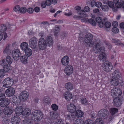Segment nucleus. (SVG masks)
Returning a JSON list of instances; mask_svg holds the SVG:
<instances>
[{
	"mask_svg": "<svg viewBox=\"0 0 124 124\" xmlns=\"http://www.w3.org/2000/svg\"><path fill=\"white\" fill-rule=\"evenodd\" d=\"M88 22H89L93 25L95 26L96 25V23L94 20L92 19H88Z\"/></svg>",
	"mask_w": 124,
	"mask_h": 124,
	"instance_id": "nucleus-46",
	"label": "nucleus"
},
{
	"mask_svg": "<svg viewBox=\"0 0 124 124\" xmlns=\"http://www.w3.org/2000/svg\"><path fill=\"white\" fill-rule=\"evenodd\" d=\"M60 29V26L59 25H56L54 28L52 29V31L54 33V35L57 36Z\"/></svg>",
	"mask_w": 124,
	"mask_h": 124,
	"instance_id": "nucleus-21",
	"label": "nucleus"
},
{
	"mask_svg": "<svg viewBox=\"0 0 124 124\" xmlns=\"http://www.w3.org/2000/svg\"><path fill=\"white\" fill-rule=\"evenodd\" d=\"M0 104V106L3 107H7L9 104L10 100L8 98H5L2 101Z\"/></svg>",
	"mask_w": 124,
	"mask_h": 124,
	"instance_id": "nucleus-19",
	"label": "nucleus"
},
{
	"mask_svg": "<svg viewBox=\"0 0 124 124\" xmlns=\"http://www.w3.org/2000/svg\"><path fill=\"white\" fill-rule=\"evenodd\" d=\"M45 41L47 46H50L52 45L53 43L52 38L50 36H48L46 38Z\"/></svg>",
	"mask_w": 124,
	"mask_h": 124,
	"instance_id": "nucleus-20",
	"label": "nucleus"
},
{
	"mask_svg": "<svg viewBox=\"0 0 124 124\" xmlns=\"http://www.w3.org/2000/svg\"><path fill=\"white\" fill-rule=\"evenodd\" d=\"M14 82L12 78H7L5 79L3 81V86L5 87H9L13 85Z\"/></svg>",
	"mask_w": 124,
	"mask_h": 124,
	"instance_id": "nucleus-3",
	"label": "nucleus"
},
{
	"mask_svg": "<svg viewBox=\"0 0 124 124\" xmlns=\"http://www.w3.org/2000/svg\"><path fill=\"white\" fill-rule=\"evenodd\" d=\"M67 109L68 111L71 113H74L76 109L75 105L73 103H70L67 106Z\"/></svg>",
	"mask_w": 124,
	"mask_h": 124,
	"instance_id": "nucleus-13",
	"label": "nucleus"
},
{
	"mask_svg": "<svg viewBox=\"0 0 124 124\" xmlns=\"http://www.w3.org/2000/svg\"><path fill=\"white\" fill-rule=\"evenodd\" d=\"M10 45L8 44L6 45V47L3 51V53L5 54L9 55L11 53V50L9 48V47Z\"/></svg>",
	"mask_w": 124,
	"mask_h": 124,
	"instance_id": "nucleus-27",
	"label": "nucleus"
},
{
	"mask_svg": "<svg viewBox=\"0 0 124 124\" xmlns=\"http://www.w3.org/2000/svg\"><path fill=\"white\" fill-rule=\"evenodd\" d=\"M52 109L55 111H56L58 109V106L55 104H52L51 106Z\"/></svg>",
	"mask_w": 124,
	"mask_h": 124,
	"instance_id": "nucleus-50",
	"label": "nucleus"
},
{
	"mask_svg": "<svg viewBox=\"0 0 124 124\" xmlns=\"http://www.w3.org/2000/svg\"><path fill=\"white\" fill-rule=\"evenodd\" d=\"M81 102L83 104L87 103H88L87 100H86V98H82L81 99Z\"/></svg>",
	"mask_w": 124,
	"mask_h": 124,
	"instance_id": "nucleus-58",
	"label": "nucleus"
},
{
	"mask_svg": "<svg viewBox=\"0 0 124 124\" xmlns=\"http://www.w3.org/2000/svg\"><path fill=\"white\" fill-rule=\"evenodd\" d=\"M28 96L27 92L25 91H23L20 94V99L22 101H24L27 99Z\"/></svg>",
	"mask_w": 124,
	"mask_h": 124,
	"instance_id": "nucleus-15",
	"label": "nucleus"
},
{
	"mask_svg": "<svg viewBox=\"0 0 124 124\" xmlns=\"http://www.w3.org/2000/svg\"><path fill=\"white\" fill-rule=\"evenodd\" d=\"M98 58L100 60L104 61L106 59V54L104 52H102L100 54Z\"/></svg>",
	"mask_w": 124,
	"mask_h": 124,
	"instance_id": "nucleus-35",
	"label": "nucleus"
},
{
	"mask_svg": "<svg viewBox=\"0 0 124 124\" xmlns=\"http://www.w3.org/2000/svg\"><path fill=\"white\" fill-rule=\"evenodd\" d=\"M112 42L115 44L116 45H121L122 44L121 43V42L120 41L118 40H116L114 39H112Z\"/></svg>",
	"mask_w": 124,
	"mask_h": 124,
	"instance_id": "nucleus-47",
	"label": "nucleus"
},
{
	"mask_svg": "<svg viewBox=\"0 0 124 124\" xmlns=\"http://www.w3.org/2000/svg\"><path fill=\"white\" fill-rule=\"evenodd\" d=\"M107 4L109 7L111 8H113L114 6V2L112 1H108L107 3Z\"/></svg>",
	"mask_w": 124,
	"mask_h": 124,
	"instance_id": "nucleus-52",
	"label": "nucleus"
},
{
	"mask_svg": "<svg viewBox=\"0 0 124 124\" xmlns=\"http://www.w3.org/2000/svg\"><path fill=\"white\" fill-rule=\"evenodd\" d=\"M20 7L19 6L17 5L15 6L13 8V10L15 11H17L19 10H20Z\"/></svg>",
	"mask_w": 124,
	"mask_h": 124,
	"instance_id": "nucleus-62",
	"label": "nucleus"
},
{
	"mask_svg": "<svg viewBox=\"0 0 124 124\" xmlns=\"http://www.w3.org/2000/svg\"><path fill=\"white\" fill-rule=\"evenodd\" d=\"M20 11L21 13H25L27 11L26 8L24 7H22L20 8Z\"/></svg>",
	"mask_w": 124,
	"mask_h": 124,
	"instance_id": "nucleus-49",
	"label": "nucleus"
},
{
	"mask_svg": "<svg viewBox=\"0 0 124 124\" xmlns=\"http://www.w3.org/2000/svg\"><path fill=\"white\" fill-rule=\"evenodd\" d=\"M6 60L8 63L9 64H11L13 62L12 58L11 57L9 56H7Z\"/></svg>",
	"mask_w": 124,
	"mask_h": 124,
	"instance_id": "nucleus-42",
	"label": "nucleus"
},
{
	"mask_svg": "<svg viewBox=\"0 0 124 124\" xmlns=\"http://www.w3.org/2000/svg\"><path fill=\"white\" fill-rule=\"evenodd\" d=\"M20 60L22 63L26 64L28 63V58L26 55H23L21 57Z\"/></svg>",
	"mask_w": 124,
	"mask_h": 124,
	"instance_id": "nucleus-32",
	"label": "nucleus"
},
{
	"mask_svg": "<svg viewBox=\"0 0 124 124\" xmlns=\"http://www.w3.org/2000/svg\"><path fill=\"white\" fill-rule=\"evenodd\" d=\"M104 25L106 28H109L110 27L111 24L109 22H107L105 23Z\"/></svg>",
	"mask_w": 124,
	"mask_h": 124,
	"instance_id": "nucleus-61",
	"label": "nucleus"
},
{
	"mask_svg": "<svg viewBox=\"0 0 124 124\" xmlns=\"http://www.w3.org/2000/svg\"><path fill=\"white\" fill-rule=\"evenodd\" d=\"M93 39V35L89 33L85 35L84 38V42L87 44L88 47H90L92 45Z\"/></svg>",
	"mask_w": 124,
	"mask_h": 124,
	"instance_id": "nucleus-2",
	"label": "nucleus"
},
{
	"mask_svg": "<svg viewBox=\"0 0 124 124\" xmlns=\"http://www.w3.org/2000/svg\"><path fill=\"white\" fill-rule=\"evenodd\" d=\"M56 122V124H63V122L61 119L57 120Z\"/></svg>",
	"mask_w": 124,
	"mask_h": 124,
	"instance_id": "nucleus-64",
	"label": "nucleus"
},
{
	"mask_svg": "<svg viewBox=\"0 0 124 124\" xmlns=\"http://www.w3.org/2000/svg\"><path fill=\"white\" fill-rule=\"evenodd\" d=\"M108 110L105 109H102L99 111L98 115L101 119H106L108 117Z\"/></svg>",
	"mask_w": 124,
	"mask_h": 124,
	"instance_id": "nucleus-4",
	"label": "nucleus"
},
{
	"mask_svg": "<svg viewBox=\"0 0 124 124\" xmlns=\"http://www.w3.org/2000/svg\"><path fill=\"white\" fill-rule=\"evenodd\" d=\"M114 98L113 101L114 105L116 107L120 106L122 104L121 100L119 97H116Z\"/></svg>",
	"mask_w": 124,
	"mask_h": 124,
	"instance_id": "nucleus-17",
	"label": "nucleus"
},
{
	"mask_svg": "<svg viewBox=\"0 0 124 124\" xmlns=\"http://www.w3.org/2000/svg\"><path fill=\"white\" fill-rule=\"evenodd\" d=\"M84 115L83 112L80 110H77L75 113V115L78 118H80L83 116Z\"/></svg>",
	"mask_w": 124,
	"mask_h": 124,
	"instance_id": "nucleus-34",
	"label": "nucleus"
},
{
	"mask_svg": "<svg viewBox=\"0 0 124 124\" xmlns=\"http://www.w3.org/2000/svg\"><path fill=\"white\" fill-rule=\"evenodd\" d=\"M101 3L99 1H97L95 2V6L97 8H100L102 6Z\"/></svg>",
	"mask_w": 124,
	"mask_h": 124,
	"instance_id": "nucleus-56",
	"label": "nucleus"
},
{
	"mask_svg": "<svg viewBox=\"0 0 124 124\" xmlns=\"http://www.w3.org/2000/svg\"><path fill=\"white\" fill-rule=\"evenodd\" d=\"M64 72L66 75H70L73 72V67L70 65L66 66L64 69Z\"/></svg>",
	"mask_w": 124,
	"mask_h": 124,
	"instance_id": "nucleus-11",
	"label": "nucleus"
},
{
	"mask_svg": "<svg viewBox=\"0 0 124 124\" xmlns=\"http://www.w3.org/2000/svg\"><path fill=\"white\" fill-rule=\"evenodd\" d=\"M11 101L12 102L14 103L16 105H18L19 103V99L17 98V97L15 96H13L11 98H10Z\"/></svg>",
	"mask_w": 124,
	"mask_h": 124,
	"instance_id": "nucleus-29",
	"label": "nucleus"
},
{
	"mask_svg": "<svg viewBox=\"0 0 124 124\" xmlns=\"http://www.w3.org/2000/svg\"><path fill=\"white\" fill-rule=\"evenodd\" d=\"M64 96L65 99L67 100H70L72 97V94L68 91L65 92Z\"/></svg>",
	"mask_w": 124,
	"mask_h": 124,
	"instance_id": "nucleus-22",
	"label": "nucleus"
},
{
	"mask_svg": "<svg viewBox=\"0 0 124 124\" xmlns=\"http://www.w3.org/2000/svg\"><path fill=\"white\" fill-rule=\"evenodd\" d=\"M38 45L39 49L42 50L45 49L47 46L45 39L43 38H41L39 39Z\"/></svg>",
	"mask_w": 124,
	"mask_h": 124,
	"instance_id": "nucleus-6",
	"label": "nucleus"
},
{
	"mask_svg": "<svg viewBox=\"0 0 124 124\" xmlns=\"http://www.w3.org/2000/svg\"><path fill=\"white\" fill-rule=\"evenodd\" d=\"M21 55L19 50L18 49L13 50L12 52V55L14 59L16 61L18 60L19 58Z\"/></svg>",
	"mask_w": 124,
	"mask_h": 124,
	"instance_id": "nucleus-9",
	"label": "nucleus"
},
{
	"mask_svg": "<svg viewBox=\"0 0 124 124\" xmlns=\"http://www.w3.org/2000/svg\"><path fill=\"white\" fill-rule=\"evenodd\" d=\"M50 99L49 97H46L43 99V102L44 103L48 104L50 103Z\"/></svg>",
	"mask_w": 124,
	"mask_h": 124,
	"instance_id": "nucleus-43",
	"label": "nucleus"
},
{
	"mask_svg": "<svg viewBox=\"0 0 124 124\" xmlns=\"http://www.w3.org/2000/svg\"><path fill=\"white\" fill-rule=\"evenodd\" d=\"M29 46L28 43L26 42H24L22 43L20 45V47L23 50L25 51L28 48Z\"/></svg>",
	"mask_w": 124,
	"mask_h": 124,
	"instance_id": "nucleus-30",
	"label": "nucleus"
},
{
	"mask_svg": "<svg viewBox=\"0 0 124 124\" xmlns=\"http://www.w3.org/2000/svg\"><path fill=\"white\" fill-rule=\"evenodd\" d=\"M31 113L30 109L29 108H26L23 110L22 114L27 117L29 116V115H30Z\"/></svg>",
	"mask_w": 124,
	"mask_h": 124,
	"instance_id": "nucleus-25",
	"label": "nucleus"
},
{
	"mask_svg": "<svg viewBox=\"0 0 124 124\" xmlns=\"http://www.w3.org/2000/svg\"><path fill=\"white\" fill-rule=\"evenodd\" d=\"M23 124H32V122L31 119L26 118L23 121Z\"/></svg>",
	"mask_w": 124,
	"mask_h": 124,
	"instance_id": "nucleus-41",
	"label": "nucleus"
},
{
	"mask_svg": "<svg viewBox=\"0 0 124 124\" xmlns=\"http://www.w3.org/2000/svg\"><path fill=\"white\" fill-rule=\"evenodd\" d=\"M112 31L115 33H116L119 31V30L116 27H114L112 29Z\"/></svg>",
	"mask_w": 124,
	"mask_h": 124,
	"instance_id": "nucleus-60",
	"label": "nucleus"
},
{
	"mask_svg": "<svg viewBox=\"0 0 124 124\" xmlns=\"http://www.w3.org/2000/svg\"><path fill=\"white\" fill-rule=\"evenodd\" d=\"M3 68V69L5 70V71L7 72L9 71L11 69L10 66H8V65L7 64H6L4 66Z\"/></svg>",
	"mask_w": 124,
	"mask_h": 124,
	"instance_id": "nucleus-37",
	"label": "nucleus"
},
{
	"mask_svg": "<svg viewBox=\"0 0 124 124\" xmlns=\"http://www.w3.org/2000/svg\"><path fill=\"white\" fill-rule=\"evenodd\" d=\"M7 37V34L6 33L0 32V41L3 39L4 40L6 39Z\"/></svg>",
	"mask_w": 124,
	"mask_h": 124,
	"instance_id": "nucleus-38",
	"label": "nucleus"
},
{
	"mask_svg": "<svg viewBox=\"0 0 124 124\" xmlns=\"http://www.w3.org/2000/svg\"><path fill=\"white\" fill-rule=\"evenodd\" d=\"M101 8L102 10L104 11H108L109 9L108 6L106 5L102 6Z\"/></svg>",
	"mask_w": 124,
	"mask_h": 124,
	"instance_id": "nucleus-48",
	"label": "nucleus"
},
{
	"mask_svg": "<svg viewBox=\"0 0 124 124\" xmlns=\"http://www.w3.org/2000/svg\"><path fill=\"white\" fill-rule=\"evenodd\" d=\"M103 64L104 70L106 71H110L113 68L111 63L108 61H105Z\"/></svg>",
	"mask_w": 124,
	"mask_h": 124,
	"instance_id": "nucleus-7",
	"label": "nucleus"
},
{
	"mask_svg": "<svg viewBox=\"0 0 124 124\" xmlns=\"http://www.w3.org/2000/svg\"><path fill=\"white\" fill-rule=\"evenodd\" d=\"M117 8H120L121 7H122V4L120 2L118 1L115 4Z\"/></svg>",
	"mask_w": 124,
	"mask_h": 124,
	"instance_id": "nucleus-63",
	"label": "nucleus"
},
{
	"mask_svg": "<svg viewBox=\"0 0 124 124\" xmlns=\"http://www.w3.org/2000/svg\"><path fill=\"white\" fill-rule=\"evenodd\" d=\"M100 45V44L99 43H97L96 45L95 49L99 52L104 51L105 50V47H101Z\"/></svg>",
	"mask_w": 124,
	"mask_h": 124,
	"instance_id": "nucleus-28",
	"label": "nucleus"
},
{
	"mask_svg": "<svg viewBox=\"0 0 124 124\" xmlns=\"http://www.w3.org/2000/svg\"><path fill=\"white\" fill-rule=\"evenodd\" d=\"M5 98V95L4 93H2L0 94V101L4 100Z\"/></svg>",
	"mask_w": 124,
	"mask_h": 124,
	"instance_id": "nucleus-55",
	"label": "nucleus"
},
{
	"mask_svg": "<svg viewBox=\"0 0 124 124\" xmlns=\"http://www.w3.org/2000/svg\"><path fill=\"white\" fill-rule=\"evenodd\" d=\"M122 93V91L119 88L115 87L111 90V94L114 98L118 97V96H121Z\"/></svg>",
	"mask_w": 124,
	"mask_h": 124,
	"instance_id": "nucleus-5",
	"label": "nucleus"
},
{
	"mask_svg": "<svg viewBox=\"0 0 124 124\" xmlns=\"http://www.w3.org/2000/svg\"><path fill=\"white\" fill-rule=\"evenodd\" d=\"M24 51L27 57L30 56L32 54L31 50L29 48H27L26 50H25Z\"/></svg>",
	"mask_w": 124,
	"mask_h": 124,
	"instance_id": "nucleus-39",
	"label": "nucleus"
},
{
	"mask_svg": "<svg viewBox=\"0 0 124 124\" xmlns=\"http://www.w3.org/2000/svg\"><path fill=\"white\" fill-rule=\"evenodd\" d=\"M58 115L56 113H54L52 115V118L53 119H56L57 118V117H58Z\"/></svg>",
	"mask_w": 124,
	"mask_h": 124,
	"instance_id": "nucleus-59",
	"label": "nucleus"
},
{
	"mask_svg": "<svg viewBox=\"0 0 124 124\" xmlns=\"http://www.w3.org/2000/svg\"><path fill=\"white\" fill-rule=\"evenodd\" d=\"M96 21L98 23V25L100 28L103 27L104 23L102 22V19L100 17H97L96 18Z\"/></svg>",
	"mask_w": 124,
	"mask_h": 124,
	"instance_id": "nucleus-26",
	"label": "nucleus"
},
{
	"mask_svg": "<svg viewBox=\"0 0 124 124\" xmlns=\"http://www.w3.org/2000/svg\"><path fill=\"white\" fill-rule=\"evenodd\" d=\"M120 73L119 72V70H116L114 71L112 77L119 78H120Z\"/></svg>",
	"mask_w": 124,
	"mask_h": 124,
	"instance_id": "nucleus-33",
	"label": "nucleus"
},
{
	"mask_svg": "<svg viewBox=\"0 0 124 124\" xmlns=\"http://www.w3.org/2000/svg\"><path fill=\"white\" fill-rule=\"evenodd\" d=\"M84 124H94L93 121L91 120H86Z\"/></svg>",
	"mask_w": 124,
	"mask_h": 124,
	"instance_id": "nucleus-57",
	"label": "nucleus"
},
{
	"mask_svg": "<svg viewBox=\"0 0 124 124\" xmlns=\"http://www.w3.org/2000/svg\"><path fill=\"white\" fill-rule=\"evenodd\" d=\"M15 93V89L13 88H10L7 89L5 92L6 95L8 97L12 96Z\"/></svg>",
	"mask_w": 124,
	"mask_h": 124,
	"instance_id": "nucleus-16",
	"label": "nucleus"
},
{
	"mask_svg": "<svg viewBox=\"0 0 124 124\" xmlns=\"http://www.w3.org/2000/svg\"><path fill=\"white\" fill-rule=\"evenodd\" d=\"M37 39L35 37H33L30 39L29 44L30 47L33 49L36 47L37 44Z\"/></svg>",
	"mask_w": 124,
	"mask_h": 124,
	"instance_id": "nucleus-8",
	"label": "nucleus"
},
{
	"mask_svg": "<svg viewBox=\"0 0 124 124\" xmlns=\"http://www.w3.org/2000/svg\"><path fill=\"white\" fill-rule=\"evenodd\" d=\"M27 11L30 14H31L33 13L34 9L32 8H29L27 9Z\"/></svg>",
	"mask_w": 124,
	"mask_h": 124,
	"instance_id": "nucleus-53",
	"label": "nucleus"
},
{
	"mask_svg": "<svg viewBox=\"0 0 124 124\" xmlns=\"http://www.w3.org/2000/svg\"><path fill=\"white\" fill-rule=\"evenodd\" d=\"M65 118L67 120H71L73 118L72 114L70 113L67 115L65 116Z\"/></svg>",
	"mask_w": 124,
	"mask_h": 124,
	"instance_id": "nucleus-45",
	"label": "nucleus"
},
{
	"mask_svg": "<svg viewBox=\"0 0 124 124\" xmlns=\"http://www.w3.org/2000/svg\"><path fill=\"white\" fill-rule=\"evenodd\" d=\"M70 59L68 56L65 55L63 56L61 60L62 64L64 66H66L69 63Z\"/></svg>",
	"mask_w": 124,
	"mask_h": 124,
	"instance_id": "nucleus-14",
	"label": "nucleus"
},
{
	"mask_svg": "<svg viewBox=\"0 0 124 124\" xmlns=\"http://www.w3.org/2000/svg\"><path fill=\"white\" fill-rule=\"evenodd\" d=\"M85 13V11L84 10H81L80 11L78 12V14L80 15V16H74L73 17L74 18L78 20L82 18L86 17L87 15Z\"/></svg>",
	"mask_w": 124,
	"mask_h": 124,
	"instance_id": "nucleus-12",
	"label": "nucleus"
},
{
	"mask_svg": "<svg viewBox=\"0 0 124 124\" xmlns=\"http://www.w3.org/2000/svg\"><path fill=\"white\" fill-rule=\"evenodd\" d=\"M13 109L11 107L5 108L4 111V113L6 115H10L13 112Z\"/></svg>",
	"mask_w": 124,
	"mask_h": 124,
	"instance_id": "nucleus-18",
	"label": "nucleus"
},
{
	"mask_svg": "<svg viewBox=\"0 0 124 124\" xmlns=\"http://www.w3.org/2000/svg\"><path fill=\"white\" fill-rule=\"evenodd\" d=\"M19 117L16 115H12L11 118V123L12 124H18L20 121Z\"/></svg>",
	"mask_w": 124,
	"mask_h": 124,
	"instance_id": "nucleus-10",
	"label": "nucleus"
},
{
	"mask_svg": "<svg viewBox=\"0 0 124 124\" xmlns=\"http://www.w3.org/2000/svg\"><path fill=\"white\" fill-rule=\"evenodd\" d=\"M96 124H103V122L100 118H98L95 120Z\"/></svg>",
	"mask_w": 124,
	"mask_h": 124,
	"instance_id": "nucleus-51",
	"label": "nucleus"
},
{
	"mask_svg": "<svg viewBox=\"0 0 124 124\" xmlns=\"http://www.w3.org/2000/svg\"><path fill=\"white\" fill-rule=\"evenodd\" d=\"M42 113L39 111L35 110L31 113V117L32 120L35 121H40L43 117Z\"/></svg>",
	"mask_w": 124,
	"mask_h": 124,
	"instance_id": "nucleus-1",
	"label": "nucleus"
},
{
	"mask_svg": "<svg viewBox=\"0 0 124 124\" xmlns=\"http://www.w3.org/2000/svg\"><path fill=\"white\" fill-rule=\"evenodd\" d=\"M5 72L3 69L0 70V78H2L5 75Z\"/></svg>",
	"mask_w": 124,
	"mask_h": 124,
	"instance_id": "nucleus-54",
	"label": "nucleus"
},
{
	"mask_svg": "<svg viewBox=\"0 0 124 124\" xmlns=\"http://www.w3.org/2000/svg\"><path fill=\"white\" fill-rule=\"evenodd\" d=\"M7 28L4 24H1L0 25V31L2 33H6L5 31L6 30Z\"/></svg>",
	"mask_w": 124,
	"mask_h": 124,
	"instance_id": "nucleus-36",
	"label": "nucleus"
},
{
	"mask_svg": "<svg viewBox=\"0 0 124 124\" xmlns=\"http://www.w3.org/2000/svg\"><path fill=\"white\" fill-rule=\"evenodd\" d=\"M23 110V108L22 106H18L15 108V111L16 114L20 115L22 114Z\"/></svg>",
	"mask_w": 124,
	"mask_h": 124,
	"instance_id": "nucleus-23",
	"label": "nucleus"
},
{
	"mask_svg": "<svg viewBox=\"0 0 124 124\" xmlns=\"http://www.w3.org/2000/svg\"><path fill=\"white\" fill-rule=\"evenodd\" d=\"M118 111V109L115 108H112L110 109V112L112 115H114Z\"/></svg>",
	"mask_w": 124,
	"mask_h": 124,
	"instance_id": "nucleus-44",
	"label": "nucleus"
},
{
	"mask_svg": "<svg viewBox=\"0 0 124 124\" xmlns=\"http://www.w3.org/2000/svg\"><path fill=\"white\" fill-rule=\"evenodd\" d=\"M9 121V119L6 116H4L2 117V122L5 124H8Z\"/></svg>",
	"mask_w": 124,
	"mask_h": 124,
	"instance_id": "nucleus-40",
	"label": "nucleus"
},
{
	"mask_svg": "<svg viewBox=\"0 0 124 124\" xmlns=\"http://www.w3.org/2000/svg\"><path fill=\"white\" fill-rule=\"evenodd\" d=\"M119 78L112 77L111 81H110V83L114 86H116L118 85L119 83Z\"/></svg>",
	"mask_w": 124,
	"mask_h": 124,
	"instance_id": "nucleus-24",
	"label": "nucleus"
},
{
	"mask_svg": "<svg viewBox=\"0 0 124 124\" xmlns=\"http://www.w3.org/2000/svg\"><path fill=\"white\" fill-rule=\"evenodd\" d=\"M65 88L69 91H71L73 89V85L70 82L65 84Z\"/></svg>",
	"mask_w": 124,
	"mask_h": 124,
	"instance_id": "nucleus-31",
	"label": "nucleus"
}]
</instances>
